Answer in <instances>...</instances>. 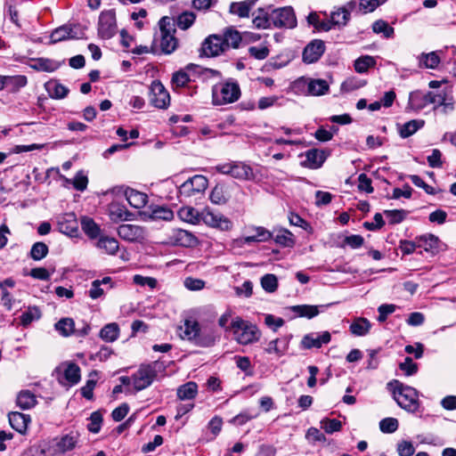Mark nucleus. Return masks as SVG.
Returning a JSON list of instances; mask_svg holds the SVG:
<instances>
[{"label": "nucleus", "instance_id": "nucleus-1", "mask_svg": "<svg viewBox=\"0 0 456 456\" xmlns=\"http://www.w3.org/2000/svg\"><path fill=\"white\" fill-rule=\"evenodd\" d=\"M397 404L410 412H415L419 406L418 391L399 380L394 379L387 384Z\"/></svg>", "mask_w": 456, "mask_h": 456}, {"label": "nucleus", "instance_id": "nucleus-2", "mask_svg": "<svg viewBox=\"0 0 456 456\" xmlns=\"http://www.w3.org/2000/svg\"><path fill=\"white\" fill-rule=\"evenodd\" d=\"M183 339L192 341L196 346L208 347L214 345L216 337L212 332H207L200 328L198 322L186 320L184 322L183 333L180 334Z\"/></svg>", "mask_w": 456, "mask_h": 456}, {"label": "nucleus", "instance_id": "nucleus-3", "mask_svg": "<svg viewBox=\"0 0 456 456\" xmlns=\"http://www.w3.org/2000/svg\"><path fill=\"white\" fill-rule=\"evenodd\" d=\"M231 329L233 331L235 340L241 345L254 343L259 338V330L253 325L240 317L232 320Z\"/></svg>", "mask_w": 456, "mask_h": 456}, {"label": "nucleus", "instance_id": "nucleus-4", "mask_svg": "<svg viewBox=\"0 0 456 456\" xmlns=\"http://www.w3.org/2000/svg\"><path fill=\"white\" fill-rule=\"evenodd\" d=\"M213 103L224 105L236 102L240 96V88L236 82L221 83L213 87Z\"/></svg>", "mask_w": 456, "mask_h": 456}, {"label": "nucleus", "instance_id": "nucleus-5", "mask_svg": "<svg viewBox=\"0 0 456 456\" xmlns=\"http://www.w3.org/2000/svg\"><path fill=\"white\" fill-rule=\"evenodd\" d=\"M160 367L161 364L158 362L141 365L138 370L132 376L134 389L141 391L150 387L156 379L158 370Z\"/></svg>", "mask_w": 456, "mask_h": 456}, {"label": "nucleus", "instance_id": "nucleus-6", "mask_svg": "<svg viewBox=\"0 0 456 456\" xmlns=\"http://www.w3.org/2000/svg\"><path fill=\"white\" fill-rule=\"evenodd\" d=\"M160 28V48L164 53H172L178 45V41L174 36L175 32V25L168 17H163L159 20Z\"/></svg>", "mask_w": 456, "mask_h": 456}, {"label": "nucleus", "instance_id": "nucleus-7", "mask_svg": "<svg viewBox=\"0 0 456 456\" xmlns=\"http://www.w3.org/2000/svg\"><path fill=\"white\" fill-rule=\"evenodd\" d=\"M271 20L275 28H294L297 27V18L292 7L286 6L271 12Z\"/></svg>", "mask_w": 456, "mask_h": 456}, {"label": "nucleus", "instance_id": "nucleus-8", "mask_svg": "<svg viewBox=\"0 0 456 456\" xmlns=\"http://www.w3.org/2000/svg\"><path fill=\"white\" fill-rule=\"evenodd\" d=\"M208 185L207 177L201 175H196L184 183L179 187L180 197L190 198L198 193H202L206 191Z\"/></svg>", "mask_w": 456, "mask_h": 456}, {"label": "nucleus", "instance_id": "nucleus-9", "mask_svg": "<svg viewBox=\"0 0 456 456\" xmlns=\"http://www.w3.org/2000/svg\"><path fill=\"white\" fill-rule=\"evenodd\" d=\"M117 32L116 13L113 10L101 12L98 21V35L102 39H110Z\"/></svg>", "mask_w": 456, "mask_h": 456}, {"label": "nucleus", "instance_id": "nucleus-10", "mask_svg": "<svg viewBox=\"0 0 456 456\" xmlns=\"http://www.w3.org/2000/svg\"><path fill=\"white\" fill-rule=\"evenodd\" d=\"M117 232L122 240L129 242H142L146 238L145 228L135 224H121Z\"/></svg>", "mask_w": 456, "mask_h": 456}, {"label": "nucleus", "instance_id": "nucleus-11", "mask_svg": "<svg viewBox=\"0 0 456 456\" xmlns=\"http://www.w3.org/2000/svg\"><path fill=\"white\" fill-rule=\"evenodd\" d=\"M150 102L159 109H165L169 105V94L159 81H154L151 84Z\"/></svg>", "mask_w": 456, "mask_h": 456}, {"label": "nucleus", "instance_id": "nucleus-12", "mask_svg": "<svg viewBox=\"0 0 456 456\" xmlns=\"http://www.w3.org/2000/svg\"><path fill=\"white\" fill-rule=\"evenodd\" d=\"M170 244L181 247H195L198 244V239L191 232L183 229H174L168 235Z\"/></svg>", "mask_w": 456, "mask_h": 456}, {"label": "nucleus", "instance_id": "nucleus-13", "mask_svg": "<svg viewBox=\"0 0 456 456\" xmlns=\"http://www.w3.org/2000/svg\"><path fill=\"white\" fill-rule=\"evenodd\" d=\"M226 50L223 37L217 35H211L202 44V53L208 57L217 56Z\"/></svg>", "mask_w": 456, "mask_h": 456}, {"label": "nucleus", "instance_id": "nucleus-14", "mask_svg": "<svg viewBox=\"0 0 456 456\" xmlns=\"http://www.w3.org/2000/svg\"><path fill=\"white\" fill-rule=\"evenodd\" d=\"M325 51V44L321 39L311 41L304 49L303 61L305 63H314L317 61Z\"/></svg>", "mask_w": 456, "mask_h": 456}, {"label": "nucleus", "instance_id": "nucleus-15", "mask_svg": "<svg viewBox=\"0 0 456 456\" xmlns=\"http://www.w3.org/2000/svg\"><path fill=\"white\" fill-rule=\"evenodd\" d=\"M212 227H217L222 230H228L232 223L221 214L214 213L209 209H205L200 213V222Z\"/></svg>", "mask_w": 456, "mask_h": 456}, {"label": "nucleus", "instance_id": "nucleus-16", "mask_svg": "<svg viewBox=\"0 0 456 456\" xmlns=\"http://www.w3.org/2000/svg\"><path fill=\"white\" fill-rule=\"evenodd\" d=\"M248 232H251V234L238 240L240 245L250 244L252 242H265L273 238L272 232L262 226H253L249 228Z\"/></svg>", "mask_w": 456, "mask_h": 456}, {"label": "nucleus", "instance_id": "nucleus-17", "mask_svg": "<svg viewBox=\"0 0 456 456\" xmlns=\"http://www.w3.org/2000/svg\"><path fill=\"white\" fill-rule=\"evenodd\" d=\"M108 210L110 218L113 223L131 221L134 217V215L127 210L125 206L117 202L110 203Z\"/></svg>", "mask_w": 456, "mask_h": 456}, {"label": "nucleus", "instance_id": "nucleus-18", "mask_svg": "<svg viewBox=\"0 0 456 456\" xmlns=\"http://www.w3.org/2000/svg\"><path fill=\"white\" fill-rule=\"evenodd\" d=\"M330 338L329 331H324L322 334H308L303 338L301 343L303 347L306 349L320 348L323 344H328Z\"/></svg>", "mask_w": 456, "mask_h": 456}, {"label": "nucleus", "instance_id": "nucleus-19", "mask_svg": "<svg viewBox=\"0 0 456 456\" xmlns=\"http://www.w3.org/2000/svg\"><path fill=\"white\" fill-rule=\"evenodd\" d=\"M69 385H75L80 380V368L74 362H63L58 369Z\"/></svg>", "mask_w": 456, "mask_h": 456}, {"label": "nucleus", "instance_id": "nucleus-20", "mask_svg": "<svg viewBox=\"0 0 456 456\" xmlns=\"http://www.w3.org/2000/svg\"><path fill=\"white\" fill-rule=\"evenodd\" d=\"M8 418L11 427L20 434L25 433L31 420L29 415L18 411L11 412Z\"/></svg>", "mask_w": 456, "mask_h": 456}, {"label": "nucleus", "instance_id": "nucleus-21", "mask_svg": "<svg viewBox=\"0 0 456 456\" xmlns=\"http://www.w3.org/2000/svg\"><path fill=\"white\" fill-rule=\"evenodd\" d=\"M77 444L76 436L72 435H66L61 438H54L52 441V446L54 447V452L63 453L75 448Z\"/></svg>", "mask_w": 456, "mask_h": 456}, {"label": "nucleus", "instance_id": "nucleus-22", "mask_svg": "<svg viewBox=\"0 0 456 456\" xmlns=\"http://www.w3.org/2000/svg\"><path fill=\"white\" fill-rule=\"evenodd\" d=\"M327 156L324 151L311 149L305 152V164L310 168H318L323 164Z\"/></svg>", "mask_w": 456, "mask_h": 456}, {"label": "nucleus", "instance_id": "nucleus-23", "mask_svg": "<svg viewBox=\"0 0 456 456\" xmlns=\"http://www.w3.org/2000/svg\"><path fill=\"white\" fill-rule=\"evenodd\" d=\"M256 0L234 2L230 5V12L240 18L248 17L251 9L255 6Z\"/></svg>", "mask_w": 456, "mask_h": 456}, {"label": "nucleus", "instance_id": "nucleus-24", "mask_svg": "<svg viewBox=\"0 0 456 456\" xmlns=\"http://www.w3.org/2000/svg\"><path fill=\"white\" fill-rule=\"evenodd\" d=\"M126 198L130 206L134 208H143L148 201V196L145 193L133 189L126 191Z\"/></svg>", "mask_w": 456, "mask_h": 456}, {"label": "nucleus", "instance_id": "nucleus-25", "mask_svg": "<svg viewBox=\"0 0 456 456\" xmlns=\"http://www.w3.org/2000/svg\"><path fill=\"white\" fill-rule=\"evenodd\" d=\"M232 177L240 180H253L255 179V174L248 165L242 162H234Z\"/></svg>", "mask_w": 456, "mask_h": 456}, {"label": "nucleus", "instance_id": "nucleus-26", "mask_svg": "<svg viewBox=\"0 0 456 456\" xmlns=\"http://www.w3.org/2000/svg\"><path fill=\"white\" fill-rule=\"evenodd\" d=\"M179 218L186 223L191 224H198L200 223V213L192 207H183L178 210Z\"/></svg>", "mask_w": 456, "mask_h": 456}, {"label": "nucleus", "instance_id": "nucleus-27", "mask_svg": "<svg viewBox=\"0 0 456 456\" xmlns=\"http://www.w3.org/2000/svg\"><path fill=\"white\" fill-rule=\"evenodd\" d=\"M430 104L429 97L428 93L423 94L420 91H415L410 94L409 96V106L415 110H419Z\"/></svg>", "mask_w": 456, "mask_h": 456}, {"label": "nucleus", "instance_id": "nucleus-28", "mask_svg": "<svg viewBox=\"0 0 456 456\" xmlns=\"http://www.w3.org/2000/svg\"><path fill=\"white\" fill-rule=\"evenodd\" d=\"M371 323L363 317L355 318L350 325V331L354 336L362 337L369 333Z\"/></svg>", "mask_w": 456, "mask_h": 456}, {"label": "nucleus", "instance_id": "nucleus-29", "mask_svg": "<svg viewBox=\"0 0 456 456\" xmlns=\"http://www.w3.org/2000/svg\"><path fill=\"white\" fill-rule=\"evenodd\" d=\"M97 248L110 255H115L119 248V243L115 238L102 236L97 241Z\"/></svg>", "mask_w": 456, "mask_h": 456}, {"label": "nucleus", "instance_id": "nucleus-30", "mask_svg": "<svg viewBox=\"0 0 456 456\" xmlns=\"http://www.w3.org/2000/svg\"><path fill=\"white\" fill-rule=\"evenodd\" d=\"M418 247L423 248L428 252L434 253L438 249L439 240L434 234H426L416 238Z\"/></svg>", "mask_w": 456, "mask_h": 456}, {"label": "nucleus", "instance_id": "nucleus-31", "mask_svg": "<svg viewBox=\"0 0 456 456\" xmlns=\"http://www.w3.org/2000/svg\"><path fill=\"white\" fill-rule=\"evenodd\" d=\"M307 91L314 96L323 95L329 91V85L324 79H311L307 85Z\"/></svg>", "mask_w": 456, "mask_h": 456}, {"label": "nucleus", "instance_id": "nucleus-32", "mask_svg": "<svg viewBox=\"0 0 456 456\" xmlns=\"http://www.w3.org/2000/svg\"><path fill=\"white\" fill-rule=\"evenodd\" d=\"M197 392V384L195 382L190 381L178 387L177 396L180 400H191L196 396Z\"/></svg>", "mask_w": 456, "mask_h": 456}, {"label": "nucleus", "instance_id": "nucleus-33", "mask_svg": "<svg viewBox=\"0 0 456 456\" xmlns=\"http://www.w3.org/2000/svg\"><path fill=\"white\" fill-rule=\"evenodd\" d=\"M222 37L226 49L229 47L238 48L241 41L240 32L231 28L225 29Z\"/></svg>", "mask_w": 456, "mask_h": 456}, {"label": "nucleus", "instance_id": "nucleus-34", "mask_svg": "<svg viewBox=\"0 0 456 456\" xmlns=\"http://www.w3.org/2000/svg\"><path fill=\"white\" fill-rule=\"evenodd\" d=\"M37 403L36 396L33 393L25 390L20 391L17 396V405L22 410H28L34 407Z\"/></svg>", "mask_w": 456, "mask_h": 456}, {"label": "nucleus", "instance_id": "nucleus-35", "mask_svg": "<svg viewBox=\"0 0 456 456\" xmlns=\"http://www.w3.org/2000/svg\"><path fill=\"white\" fill-rule=\"evenodd\" d=\"M46 90L51 97L55 99L65 98L69 93V89L57 81H50L46 84Z\"/></svg>", "mask_w": 456, "mask_h": 456}, {"label": "nucleus", "instance_id": "nucleus-36", "mask_svg": "<svg viewBox=\"0 0 456 456\" xmlns=\"http://www.w3.org/2000/svg\"><path fill=\"white\" fill-rule=\"evenodd\" d=\"M253 24L257 28H269L273 26L271 12L267 13L264 10L259 9L256 13H253Z\"/></svg>", "mask_w": 456, "mask_h": 456}, {"label": "nucleus", "instance_id": "nucleus-37", "mask_svg": "<svg viewBox=\"0 0 456 456\" xmlns=\"http://www.w3.org/2000/svg\"><path fill=\"white\" fill-rule=\"evenodd\" d=\"M119 335V328L117 323H109L100 331V337L106 342L115 341Z\"/></svg>", "mask_w": 456, "mask_h": 456}, {"label": "nucleus", "instance_id": "nucleus-38", "mask_svg": "<svg viewBox=\"0 0 456 456\" xmlns=\"http://www.w3.org/2000/svg\"><path fill=\"white\" fill-rule=\"evenodd\" d=\"M423 126L424 120L421 119H413L406 122L400 128V135L403 138H407L416 133Z\"/></svg>", "mask_w": 456, "mask_h": 456}, {"label": "nucleus", "instance_id": "nucleus-39", "mask_svg": "<svg viewBox=\"0 0 456 456\" xmlns=\"http://www.w3.org/2000/svg\"><path fill=\"white\" fill-rule=\"evenodd\" d=\"M229 199V195L227 193V191L223 184H216L210 193V200L214 204H224L227 202Z\"/></svg>", "mask_w": 456, "mask_h": 456}, {"label": "nucleus", "instance_id": "nucleus-40", "mask_svg": "<svg viewBox=\"0 0 456 456\" xmlns=\"http://www.w3.org/2000/svg\"><path fill=\"white\" fill-rule=\"evenodd\" d=\"M291 311L297 316L313 318L319 314L318 307L316 305H301L291 306Z\"/></svg>", "mask_w": 456, "mask_h": 456}, {"label": "nucleus", "instance_id": "nucleus-41", "mask_svg": "<svg viewBox=\"0 0 456 456\" xmlns=\"http://www.w3.org/2000/svg\"><path fill=\"white\" fill-rule=\"evenodd\" d=\"M372 30L376 34H382L386 38L394 37V28H392L386 20H378L372 24Z\"/></svg>", "mask_w": 456, "mask_h": 456}, {"label": "nucleus", "instance_id": "nucleus-42", "mask_svg": "<svg viewBox=\"0 0 456 456\" xmlns=\"http://www.w3.org/2000/svg\"><path fill=\"white\" fill-rule=\"evenodd\" d=\"M74 321L71 318H62L55 323V329L64 337H69L75 332Z\"/></svg>", "mask_w": 456, "mask_h": 456}, {"label": "nucleus", "instance_id": "nucleus-43", "mask_svg": "<svg viewBox=\"0 0 456 456\" xmlns=\"http://www.w3.org/2000/svg\"><path fill=\"white\" fill-rule=\"evenodd\" d=\"M71 28L68 26H61L54 29L50 36V44H56L58 42L71 38Z\"/></svg>", "mask_w": 456, "mask_h": 456}, {"label": "nucleus", "instance_id": "nucleus-44", "mask_svg": "<svg viewBox=\"0 0 456 456\" xmlns=\"http://www.w3.org/2000/svg\"><path fill=\"white\" fill-rule=\"evenodd\" d=\"M286 350H287V343L282 342L278 338L271 340L266 345V347L265 348V351L267 354H274L277 356H281L282 354H284Z\"/></svg>", "mask_w": 456, "mask_h": 456}, {"label": "nucleus", "instance_id": "nucleus-45", "mask_svg": "<svg viewBox=\"0 0 456 456\" xmlns=\"http://www.w3.org/2000/svg\"><path fill=\"white\" fill-rule=\"evenodd\" d=\"M376 64V61L373 57L365 55L358 58L354 61V69L358 73H363L368 70L369 68L373 67Z\"/></svg>", "mask_w": 456, "mask_h": 456}, {"label": "nucleus", "instance_id": "nucleus-46", "mask_svg": "<svg viewBox=\"0 0 456 456\" xmlns=\"http://www.w3.org/2000/svg\"><path fill=\"white\" fill-rule=\"evenodd\" d=\"M330 18L335 26L345 27L349 21V14L341 7L332 12Z\"/></svg>", "mask_w": 456, "mask_h": 456}, {"label": "nucleus", "instance_id": "nucleus-47", "mask_svg": "<svg viewBox=\"0 0 456 456\" xmlns=\"http://www.w3.org/2000/svg\"><path fill=\"white\" fill-rule=\"evenodd\" d=\"M48 250V247L45 243L36 242L31 248L30 256L35 261H39L46 256Z\"/></svg>", "mask_w": 456, "mask_h": 456}, {"label": "nucleus", "instance_id": "nucleus-48", "mask_svg": "<svg viewBox=\"0 0 456 456\" xmlns=\"http://www.w3.org/2000/svg\"><path fill=\"white\" fill-rule=\"evenodd\" d=\"M82 228L84 232L92 239H94L100 234V227L90 218H84L82 220Z\"/></svg>", "mask_w": 456, "mask_h": 456}, {"label": "nucleus", "instance_id": "nucleus-49", "mask_svg": "<svg viewBox=\"0 0 456 456\" xmlns=\"http://www.w3.org/2000/svg\"><path fill=\"white\" fill-rule=\"evenodd\" d=\"M384 214L388 219L390 224H400L405 219L407 211L403 209L385 210Z\"/></svg>", "mask_w": 456, "mask_h": 456}, {"label": "nucleus", "instance_id": "nucleus-50", "mask_svg": "<svg viewBox=\"0 0 456 456\" xmlns=\"http://www.w3.org/2000/svg\"><path fill=\"white\" fill-rule=\"evenodd\" d=\"M35 67L42 71L53 72L59 68V63L50 59L39 58L37 60Z\"/></svg>", "mask_w": 456, "mask_h": 456}, {"label": "nucleus", "instance_id": "nucleus-51", "mask_svg": "<svg viewBox=\"0 0 456 456\" xmlns=\"http://www.w3.org/2000/svg\"><path fill=\"white\" fill-rule=\"evenodd\" d=\"M262 288L269 293L274 292L278 287V281L274 274H265L261 279Z\"/></svg>", "mask_w": 456, "mask_h": 456}, {"label": "nucleus", "instance_id": "nucleus-52", "mask_svg": "<svg viewBox=\"0 0 456 456\" xmlns=\"http://www.w3.org/2000/svg\"><path fill=\"white\" fill-rule=\"evenodd\" d=\"M398 420L395 418H385L379 422V428L383 433L391 434L397 430Z\"/></svg>", "mask_w": 456, "mask_h": 456}, {"label": "nucleus", "instance_id": "nucleus-53", "mask_svg": "<svg viewBox=\"0 0 456 456\" xmlns=\"http://www.w3.org/2000/svg\"><path fill=\"white\" fill-rule=\"evenodd\" d=\"M274 240L276 243L284 247H291L294 244L293 234L288 230L280 231L274 237Z\"/></svg>", "mask_w": 456, "mask_h": 456}, {"label": "nucleus", "instance_id": "nucleus-54", "mask_svg": "<svg viewBox=\"0 0 456 456\" xmlns=\"http://www.w3.org/2000/svg\"><path fill=\"white\" fill-rule=\"evenodd\" d=\"M341 421L336 419H324L321 421V428L324 429V431L328 434H332L334 432L339 431L341 429Z\"/></svg>", "mask_w": 456, "mask_h": 456}, {"label": "nucleus", "instance_id": "nucleus-55", "mask_svg": "<svg viewBox=\"0 0 456 456\" xmlns=\"http://www.w3.org/2000/svg\"><path fill=\"white\" fill-rule=\"evenodd\" d=\"M41 316V312L37 307H29L21 315V323L26 326L32 321L38 320Z\"/></svg>", "mask_w": 456, "mask_h": 456}, {"label": "nucleus", "instance_id": "nucleus-56", "mask_svg": "<svg viewBox=\"0 0 456 456\" xmlns=\"http://www.w3.org/2000/svg\"><path fill=\"white\" fill-rule=\"evenodd\" d=\"M151 217L153 219H162L169 221L173 219L174 213L171 209L165 207H158L152 210Z\"/></svg>", "mask_w": 456, "mask_h": 456}, {"label": "nucleus", "instance_id": "nucleus-57", "mask_svg": "<svg viewBox=\"0 0 456 456\" xmlns=\"http://www.w3.org/2000/svg\"><path fill=\"white\" fill-rule=\"evenodd\" d=\"M194 20H195L194 13L185 12L178 16L177 25L182 29H187L193 24Z\"/></svg>", "mask_w": 456, "mask_h": 456}, {"label": "nucleus", "instance_id": "nucleus-58", "mask_svg": "<svg viewBox=\"0 0 456 456\" xmlns=\"http://www.w3.org/2000/svg\"><path fill=\"white\" fill-rule=\"evenodd\" d=\"M88 178L83 171L77 173L76 176L72 179L73 187L79 191H84L87 188Z\"/></svg>", "mask_w": 456, "mask_h": 456}, {"label": "nucleus", "instance_id": "nucleus-59", "mask_svg": "<svg viewBox=\"0 0 456 456\" xmlns=\"http://www.w3.org/2000/svg\"><path fill=\"white\" fill-rule=\"evenodd\" d=\"M102 416L99 411H94L90 416V422L87 426L88 430L92 433H98L101 429Z\"/></svg>", "mask_w": 456, "mask_h": 456}, {"label": "nucleus", "instance_id": "nucleus-60", "mask_svg": "<svg viewBox=\"0 0 456 456\" xmlns=\"http://www.w3.org/2000/svg\"><path fill=\"white\" fill-rule=\"evenodd\" d=\"M380 4V0H359L358 9L362 13H368L373 12Z\"/></svg>", "mask_w": 456, "mask_h": 456}, {"label": "nucleus", "instance_id": "nucleus-61", "mask_svg": "<svg viewBox=\"0 0 456 456\" xmlns=\"http://www.w3.org/2000/svg\"><path fill=\"white\" fill-rule=\"evenodd\" d=\"M414 452L415 448L411 442L403 440L397 444V452L399 456H412Z\"/></svg>", "mask_w": 456, "mask_h": 456}, {"label": "nucleus", "instance_id": "nucleus-62", "mask_svg": "<svg viewBox=\"0 0 456 456\" xmlns=\"http://www.w3.org/2000/svg\"><path fill=\"white\" fill-rule=\"evenodd\" d=\"M421 61L427 68L436 69L440 63V58L435 52H432L428 54H423Z\"/></svg>", "mask_w": 456, "mask_h": 456}, {"label": "nucleus", "instance_id": "nucleus-63", "mask_svg": "<svg viewBox=\"0 0 456 456\" xmlns=\"http://www.w3.org/2000/svg\"><path fill=\"white\" fill-rule=\"evenodd\" d=\"M399 367L407 376H411L418 370V365L413 362L411 357H406L404 362L400 363Z\"/></svg>", "mask_w": 456, "mask_h": 456}, {"label": "nucleus", "instance_id": "nucleus-64", "mask_svg": "<svg viewBox=\"0 0 456 456\" xmlns=\"http://www.w3.org/2000/svg\"><path fill=\"white\" fill-rule=\"evenodd\" d=\"M395 308L396 306L392 304H384L379 305L378 308L379 314L378 316V321L379 322H384L387 320V315L393 314L395 311Z\"/></svg>", "mask_w": 456, "mask_h": 456}]
</instances>
